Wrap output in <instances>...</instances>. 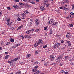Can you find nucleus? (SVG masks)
Here are the masks:
<instances>
[{
	"instance_id": "10",
	"label": "nucleus",
	"mask_w": 74,
	"mask_h": 74,
	"mask_svg": "<svg viewBox=\"0 0 74 74\" xmlns=\"http://www.w3.org/2000/svg\"><path fill=\"white\" fill-rule=\"evenodd\" d=\"M40 9L41 10H42V11H43V10H45V8H44V7L42 6H41L40 7Z\"/></svg>"
},
{
	"instance_id": "26",
	"label": "nucleus",
	"mask_w": 74,
	"mask_h": 74,
	"mask_svg": "<svg viewBox=\"0 0 74 74\" xmlns=\"http://www.w3.org/2000/svg\"><path fill=\"white\" fill-rule=\"evenodd\" d=\"M64 1L66 3H69V1L68 0H64Z\"/></svg>"
},
{
	"instance_id": "25",
	"label": "nucleus",
	"mask_w": 74,
	"mask_h": 74,
	"mask_svg": "<svg viewBox=\"0 0 74 74\" xmlns=\"http://www.w3.org/2000/svg\"><path fill=\"white\" fill-rule=\"evenodd\" d=\"M31 56V55L30 54H27V58H29V57H30V56Z\"/></svg>"
},
{
	"instance_id": "62",
	"label": "nucleus",
	"mask_w": 74,
	"mask_h": 74,
	"mask_svg": "<svg viewBox=\"0 0 74 74\" xmlns=\"http://www.w3.org/2000/svg\"><path fill=\"white\" fill-rule=\"evenodd\" d=\"M15 45L16 46V47H18V46H19V45L17 44V45Z\"/></svg>"
},
{
	"instance_id": "45",
	"label": "nucleus",
	"mask_w": 74,
	"mask_h": 74,
	"mask_svg": "<svg viewBox=\"0 0 74 74\" xmlns=\"http://www.w3.org/2000/svg\"><path fill=\"white\" fill-rule=\"evenodd\" d=\"M72 9H73V10H74V5H72Z\"/></svg>"
},
{
	"instance_id": "22",
	"label": "nucleus",
	"mask_w": 74,
	"mask_h": 74,
	"mask_svg": "<svg viewBox=\"0 0 74 74\" xmlns=\"http://www.w3.org/2000/svg\"><path fill=\"white\" fill-rule=\"evenodd\" d=\"M9 57H10V55H7L5 56V58L7 59V58H9Z\"/></svg>"
},
{
	"instance_id": "57",
	"label": "nucleus",
	"mask_w": 74,
	"mask_h": 74,
	"mask_svg": "<svg viewBox=\"0 0 74 74\" xmlns=\"http://www.w3.org/2000/svg\"><path fill=\"white\" fill-rule=\"evenodd\" d=\"M27 4H24V6H25V7H27Z\"/></svg>"
},
{
	"instance_id": "35",
	"label": "nucleus",
	"mask_w": 74,
	"mask_h": 74,
	"mask_svg": "<svg viewBox=\"0 0 74 74\" xmlns=\"http://www.w3.org/2000/svg\"><path fill=\"white\" fill-rule=\"evenodd\" d=\"M7 9H8V10H11V8L9 7H7Z\"/></svg>"
},
{
	"instance_id": "46",
	"label": "nucleus",
	"mask_w": 74,
	"mask_h": 74,
	"mask_svg": "<svg viewBox=\"0 0 74 74\" xmlns=\"http://www.w3.org/2000/svg\"><path fill=\"white\" fill-rule=\"evenodd\" d=\"M1 45H2V46L3 45V44H4L3 42H2L1 43Z\"/></svg>"
},
{
	"instance_id": "13",
	"label": "nucleus",
	"mask_w": 74,
	"mask_h": 74,
	"mask_svg": "<svg viewBox=\"0 0 74 74\" xmlns=\"http://www.w3.org/2000/svg\"><path fill=\"white\" fill-rule=\"evenodd\" d=\"M23 27V25H22L21 26L19 27L17 29V30H19V29H21V28H22Z\"/></svg>"
},
{
	"instance_id": "15",
	"label": "nucleus",
	"mask_w": 74,
	"mask_h": 74,
	"mask_svg": "<svg viewBox=\"0 0 74 74\" xmlns=\"http://www.w3.org/2000/svg\"><path fill=\"white\" fill-rule=\"evenodd\" d=\"M21 15H22V16H23V17H26V15H25V14H24V13H22Z\"/></svg>"
},
{
	"instance_id": "14",
	"label": "nucleus",
	"mask_w": 74,
	"mask_h": 74,
	"mask_svg": "<svg viewBox=\"0 0 74 74\" xmlns=\"http://www.w3.org/2000/svg\"><path fill=\"white\" fill-rule=\"evenodd\" d=\"M38 45V43L37 42L35 43V44L34 45V46L35 47H37Z\"/></svg>"
},
{
	"instance_id": "44",
	"label": "nucleus",
	"mask_w": 74,
	"mask_h": 74,
	"mask_svg": "<svg viewBox=\"0 0 74 74\" xmlns=\"http://www.w3.org/2000/svg\"><path fill=\"white\" fill-rule=\"evenodd\" d=\"M28 37V36H27V35H26L24 36V38H26Z\"/></svg>"
},
{
	"instance_id": "63",
	"label": "nucleus",
	"mask_w": 74,
	"mask_h": 74,
	"mask_svg": "<svg viewBox=\"0 0 74 74\" xmlns=\"http://www.w3.org/2000/svg\"><path fill=\"white\" fill-rule=\"evenodd\" d=\"M64 8V9L65 10H67V8Z\"/></svg>"
},
{
	"instance_id": "61",
	"label": "nucleus",
	"mask_w": 74,
	"mask_h": 74,
	"mask_svg": "<svg viewBox=\"0 0 74 74\" xmlns=\"http://www.w3.org/2000/svg\"><path fill=\"white\" fill-rule=\"evenodd\" d=\"M72 60H72V59H70V60H69V62H70V61H72Z\"/></svg>"
},
{
	"instance_id": "19",
	"label": "nucleus",
	"mask_w": 74,
	"mask_h": 74,
	"mask_svg": "<svg viewBox=\"0 0 74 74\" xmlns=\"http://www.w3.org/2000/svg\"><path fill=\"white\" fill-rule=\"evenodd\" d=\"M57 47L56 46V44H55L53 46V48L55 49V48H56Z\"/></svg>"
},
{
	"instance_id": "60",
	"label": "nucleus",
	"mask_w": 74,
	"mask_h": 74,
	"mask_svg": "<svg viewBox=\"0 0 74 74\" xmlns=\"http://www.w3.org/2000/svg\"><path fill=\"white\" fill-rule=\"evenodd\" d=\"M63 42H64V41L63 40H61V43H63Z\"/></svg>"
},
{
	"instance_id": "36",
	"label": "nucleus",
	"mask_w": 74,
	"mask_h": 74,
	"mask_svg": "<svg viewBox=\"0 0 74 74\" xmlns=\"http://www.w3.org/2000/svg\"><path fill=\"white\" fill-rule=\"evenodd\" d=\"M38 66L37 65L35 66L34 67V69H36L37 68H38Z\"/></svg>"
},
{
	"instance_id": "34",
	"label": "nucleus",
	"mask_w": 74,
	"mask_h": 74,
	"mask_svg": "<svg viewBox=\"0 0 74 74\" xmlns=\"http://www.w3.org/2000/svg\"><path fill=\"white\" fill-rule=\"evenodd\" d=\"M39 31V29H36L35 30L36 32H38Z\"/></svg>"
},
{
	"instance_id": "56",
	"label": "nucleus",
	"mask_w": 74,
	"mask_h": 74,
	"mask_svg": "<svg viewBox=\"0 0 74 74\" xmlns=\"http://www.w3.org/2000/svg\"><path fill=\"white\" fill-rule=\"evenodd\" d=\"M56 36H57V37H60V35H56Z\"/></svg>"
},
{
	"instance_id": "64",
	"label": "nucleus",
	"mask_w": 74,
	"mask_h": 74,
	"mask_svg": "<svg viewBox=\"0 0 74 74\" xmlns=\"http://www.w3.org/2000/svg\"><path fill=\"white\" fill-rule=\"evenodd\" d=\"M45 66H47V64H44Z\"/></svg>"
},
{
	"instance_id": "51",
	"label": "nucleus",
	"mask_w": 74,
	"mask_h": 74,
	"mask_svg": "<svg viewBox=\"0 0 74 74\" xmlns=\"http://www.w3.org/2000/svg\"><path fill=\"white\" fill-rule=\"evenodd\" d=\"M49 23L51 24L52 23V21H51V20H50L49 21Z\"/></svg>"
},
{
	"instance_id": "9",
	"label": "nucleus",
	"mask_w": 74,
	"mask_h": 74,
	"mask_svg": "<svg viewBox=\"0 0 74 74\" xmlns=\"http://www.w3.org/2000/svg\"><path fill=\"white\" fill-rule=\"evenodd\" d=\"M14 62V61L13 60H11V61H9L8 62V63L10 64Z\"/></svg>"
},
{
	"instance_id": "2",
	"label": "nucleus",
	"mask_w": 74,
	"mask_h": 74,
	"mask_svg": "<svg viewBox=\"0 0 74 74\" xmlns=\"http://www.w3.org/2000/svg\"><path fill=\"white\" fill-rule=\"evenodd\" d=\"M37 43L38 45H39L40 44H43V41L41 40H39L38 42H37Z\"/></svg>"
},
{
	"instance_id": "55",
	"label": "nucleus",
	"mask_w": 74,
	"mask_h": 74,
	"mask_svg": "<svg viewBox=\"0 0 74 74\" xmlns=\"http://www.w3.org/2000/svg\"><path fill=\"white\" fill-rule=\"evenodd\" d=\"M63 7H60V9L61 10H62V9H63Z\"/></svg>"
},
{
	"instance_id": "42",
	"label": "nucleus",
	"mask_w": 74,
	"mask_h": 74,
	"mask_svg": "<svg viewBox=\"0 0 74 74\" xmlns=\"http://www.w3.org/2000/svg\"><path fill=\"white\" fill-rule=\"evenodd\" d=\"M70 14H71V15H73V16H74V13L73 12L70 13Z\"/></svg>"
},
{
	"instance_id": "49",
	"label": "nucleus",
	"mask_w": 74,
	"mask_h": 74,
	"mask_svg": "<svg viewBox=\"0 0 74 74\" xmlns=\"http://www.w3.org/2000/svg\"><path fill=\"white\" fill-rule=\"evenodd\" d=\"M66 37H67V38H69V37H70V36H69V35H67L66 36Z\"/></svg>"
},
{
	"instance_id": "59",
	"label": "nucleus",
	"mask_w": 74,
	"mask_h": 74,
	"mask_svg": "<svg viewBox=\"0 0 74 74\" xmlns=\"http://www.w3.org/2000/svg\"><path fill=\"white\" fill-rule=\"evenodd\" d=\"M31 31L32 32H34V29H32Z\"/></svg>"
},
{
	"instance_id": "54",
	"label": "nucleus",
	"mask_w": 74,
	"mask_h": 74,
	"mask_svg": "<svg viewBox=\"0 0 74 74\" xmlns=\"http://www.w3.org/2000/svg\"><path fill=\"white\" fill-rule=\"evenodd\" d=\"M70 64H71L72 65H74V63H73L71 62L70 63Z\"/></svg>"
},
{
	"instance_id": "47",
	"label": "nucleus",
	"mask_w": 74,
	"mask_h": 74,
	"mask_svg": "<svg viewBox=\"0 0 74 74\" xmlns=\"http://www.w3.org/2000/svg\"><path fill=\"white\" fill-rule=\"evenodd\" d=\"M38 63V62H34V64H37Z\"/></svg>"
},
{
	"instance_id": "41",
	"label": "nucleus",
	"mask_w": 74,
	"mask_h": 74,
	"mask_svg": "<svg viewBox=\"0 0 74 74\" xmlns=\"http://www.w3.org/2000/svg\"><path fill=\"white\" fill-rule=\"evenodd\" d=\"M47 47V45H46L45 46H43V48H46Z\"/></svg>"
},
{
	"instance_id": "4",
	"label": "nucleus",
	"mask_w": 74,
	"mask_h": 74,
	"mask_svg": "<svg viewBox=\"0 0 74 74\" xmlns=\"http://www.w3.org/2000/svg\"><path fill=\"white\" fill-rule=\"evenodd\" d=\"M50 58H51V61H53V60H54V58H55V56H54L51 55L50 56Z\"/></svg>"
},
{
	"instance_id": "43",
	"label": "nucleus",
	"mask_w": 74,
	"mask_h": 74,
	"mask_svg": "<svg viewBox=\"0 0 74 74\" xmlns=\"http://www.w3.org/2000/svg\"><path fill=\"white\" fill-rule=\"evenodd\" d=\"M49 6V4H47L46 5V7H48Z\"/></svg>"
},
{
	"instance_id": "39",
	"label": "nucleus",
	"mask_w": 74,
	"mask_h": 74,
	"mask_svg": "<svg viewBox=\"0 0 74 74\" xmlns=\"http://www.w3.org/2000/svg\"><path fill=\"white\" fill-rule=\"evenodd\" d=\"M66 43L67 44H69V43H70V41H68L66 42Z\"/></svg>"
},
{
	"instance_id": "1",
	"label": "nucleus",
	"mask_w": 74,
	"mask_h": 74,
	"mask_svg": "<svg viewBox=\"0 0 74 74\" xmlns=\"http://www.w3.org/2000/svg\"><path fill=\"white\" fill-rule=\"evenodd\" d=\"M35 22L36 24V25L37 26L38 25H39V22H38V19H36L35 20Z\"/></svg>"
},
{
	"instance_id": "52",
	"label": "nucleus",
	"mask_w": 74,
	"mask_h": 74,
	"mask_svg": "<svg viewBox=\"0 0 74 74\" xmlns=\"http://www.w3.org/2000/svg\"><path fill=\"white\" fill-rule=\"evenodd\" d=\"M10 44V42H7L6 44V45H9Z\"/></svg>"
},
{
	"instance_id": "38",
	"label": "nucleus",
	"mask_w": 74,
	"mask_h": 74,
	"mask_svg": "<svg viewBox=\"0 0 74 74\" xmlns=\"http://www.w3.org/2000/svg\"><path fill=\"white\" fill-rule=\"evenodd\" d=\"M47 26L45 27H44V30H45L47 29Z\"/></svg>"
},
{
	"instance_id": "17",
	"label": "nucleus",
	"mask_w": 74,
	"mask_h": 74,
	"mask_svg": "<svg viewBox=\"0 0 74 74\" xmlns=\"http://www.w3.org/2000/svg\"><path fill=\"white\" fill-rule=\"evenodd\" d=\"M30 32H31V30L27 31L26 32V33L27 34H29Z\"/></svg>"
},
{
	"instance_id": "32",
	"label": "nucleus",
	"mask_w": 74,
	"mask_h": 74,
	"mask_svg": "<svg viewBox=\"0 0 74 74\" xmlns=\"http://www.w3.org/2000/svg\"><path fill=\"white\" fill-rule=\"evenodd\" d=\"M30 3H31L32 4H35V2L34 1H32V2H30Z\"/></svg>"
},
{
	"instance_id": "11",
	"label": "nucleus",
	"mask_w": 74,
	"mask_h": 74,
	"mask_svg": "<svg viewBox=\"0 0 74 74\" xmlns=\"http://www.w3.org/2000/svg\"><path fill=\"white\" fill-rule=\"evenodd\" d=\"M10 40L12 42H14V39L12 38H10Z\"/></svg>"
},
{
	"instance_id": "30",
	"label": "nucleus",
	"mask_w": 74,
	"mask_h": 74,
	"mask_svg": "<svg viewBox=\"0 0 74 74\" xmlns=\"http://www.w3.org/2000/svg\"><path fill=\"white\" fill-rule=\"evenodd\" d=\"M17 20L18 21H21V19L19 17H18V18H17Z\"/></svg>"
},
{
	"instance_id": "16",
	"label": "nucleus",
	"mask_w": 74,
	"mask_h": 74,
	"mask_svg": "<svg viewBox=\"0 0 74 74\" xmlns=\"http://www.w3.org/2000/svg\"><path fill=\"white\" fill-rule=\"evenodd\" d=\"M56 46L57 47H59L60 45V43H58V44H56Z\"/></svg>"
},
{
	"instance_id": "8",
	"label": "nucleus",
	"mask_w": 74,
	"mask_h": 74,
	"mask_svg": "<svg viewBox=\"0 0 74 74\" xmlns=\"http://www.w3.org/2000/svg\"><path fill=\"white\" fill-rule=\"evenodd\" d=\"M61 57H62V56H60L57 58L56 60H59L60 59V58H61Z\"/></svg>"
},
{
	"instance_id": "58",
	"label": "nucleus",
	"mask_w": 74,
	"mask_h": 74,
	"mask_svg": "<svg viewBox=\"0 0 74 74\" xmlns=\"http://www.w3.org/2000/svg\"><path fill=\"white\" fill-rule=\"evenodd\" d=\"M34 59H32V62H33L34 61Z\"/></svg>"
},
{
	"instance_id": "40",
	"label": "nucleus",
	"mask_w": 74,
	"mask_h": 74,
	"mask_svg": "<svg viewBox=\"0 0 74 74\" xmlns=\"http://www.w3.org/2000/svg\"><path fill=\"white\" fill-rule=\"evenodd\" d=\"M69 47H71V43H69L68 45Z\"/></svg>"
},
{
	"instance_id": "24",
	"label": "nucleus",
	"mask_w": 74,
	"mask_h": 74,
	"mask_svg": "<svg viewBox=\"0 0 74 74\" xmlns=\"http://www.w3.org/2000/svg\"><path fill=\"white\" fill-rule=\"evenodd\" d=\"M7 22H10V18H8V19H7L6 20Z\"/></svg>"
},
{
	"instance_id": "23",
	"label": "nucleus",
	"mask_w": 74,
	"mask_h": 74,
	"mask_svg": "<svg viewBox=\"0 0 74 74\" xmlns=\"http://www.w3.org/2000/svg\"><path fill=\"white\" fill-rule=\"evenodd\" d=\"M18 59V58H15L14 60H13V62H15V61H16V60H17Z\"/></svg>"
},
{
	"instance_id": "53",
	"label": "nucleus",
	"mask_w": 74,
	"mask_h": 74,
	"mask_svg": "<svg viewBox=\"0 0 74 74\" xmlns=\"http://www.w3.org/2000/svg\"><path fill=\"white\" fill-rule=\"evenodd\" d=\"M15 1L16 2H19V0H15Z\"/></svg>"
},
{
	"instance_id": "6",
	"label": "nucleus",
	"mask_w": 74,
	"mask_h": 74,
	"mask_svg": "<svg viewBox=\"0 0 74 74\" xmlns=\"http://www.w3.org/2000/svg\"><path fill=\"white\" fill-rule=\"evenodd\" d=\"M58 24V22H53L52 23V25H56Z\"/></svg>"
},
{
	"instance_id": "3",
	"label": "nucleus",
	"mask_w": 74,
	"mask_h": 74,
	"mask_svg": "<svg viewBox=\"0 0 74 74\" xmlns=\"http://www.w3.org/2000/svg\"><path fill=\"white\" fill-rule=\"evenodd\" d=\"M73 16L70 15H69L68 16L67 18H66L67 19H69L70 18H73Z\"/></svg>"
},
{
	"instance_id": "27",
	"label": "nucleus",
	"mask_w": 74,
	"mask_h": 74,
	"mask_svg": "<svg viewBox=\"0 0 74 74\" xmlns=\"http://www.w3.org/2000/svg\"><path fill=\"white\" fill-rule=\"evenodd\" d=\"M30 25H29V26H32V22H30L29 23Z\"/></svg>"
},
{
	"instance_id": "37",
	"label": "nucleus",
	"mask_w": 74,
	"mask_h": 74,
	"mask_svg": "<svg viewBox=\"0 0 74 74\" xmlns=\"http://www.w3.org/2000/svg\"><path fill=\"white\" fill-rule=\"evenodd\" d=\"M50 34H52V30L51 29H50Z\"/></svg>"
},
{
	"instance_id": "31",
	"label": "nucleus",
	"mask_w": 74,
	"mask_h": 74,
	"mask_svg": "<svg viewBox=\"0 0 74 74\" xmlns=\"http://www.w3.org/2000/svg\"><path fill=\"white\" fill-rule=\"evenodd\" d=\"M25 14H28V13H29V12L27 10H26L25 11Z\"/></svg>"
},
{
	"instance_id": "12",
	"label": "nucleus",
	"mask_w": 74,
	"mask_h": 74,
	"mask_svg": "<svg viewBox=\"0 0 74 74\" xmlns=\"http://www.w3.org/2000/svg\"><path fill=\"white\" fill-rule=\"evenodd\" d=\"M69 57L68 56H66L65 58V60H68L69 59Z\"/></svg>"
},
{
	"instance_id": "29",
	"label": "nucleus",
	"mask_w": 74,
	"mask_h": 74,
	"mask_svg": "<svg viewBox=\"0 0 74 74\" xmlns=\"http://www.w3.org/2000/svg\"><path fill=\"white\" fill-rule=\"evenodd\" d=\"M73 26V25L72 24H70V27H72Z\"/></svg>"
},
{
	"instance_id": "48",
	"label": "nucleus",
	"mask_w": 74,
	"mask_h": 74,
	"mask_svg": "<svg viewBox=\"0 0 74 74\" xmlns=\"http://www.w3.org/2000/svg\"><path fill=\"white\" fill-rule=\"evenodd\" d=\"M2 15V12H0V16Z\"/></svg>"
},
{
	"instance_id": "18",
	"label": "nucleus",
	"mask_w": 74,
	"mask_h": 74,
	"mask_svg": "<svg viewBox=\"0 0 74 74\" xmlns=\"http://www.w3.org/2000/svg\"><path fill=\"white\" fill-rule=\"evenodd\" d=\"M16 74H20L21 73V71H19L18 72H16Z\"/></svg>"
},
{
	"instance_id": "33",
	"label": "nucleus",
	"mask_w": 74,
	"mask_h": 74,
	"mask_svg": "<svg viewBox=\"0 0 74 74\" xmlns=\"http://www.w3.org/2000/svg\"><path fill=\"white\" fill-rule=\"evenodd\" d=\"M19 5H23V3H19Z\"/></svg>"
},
{
	"instance_id": "50",
	"label": "nucleus",
	"mask_w": 74,
	"mask_h": 74,
	"mask_svg": "<svg viewBox=\"0 0 74 74\" xmlns=\"http://www.w3.org/2000/svg\"><path fill=\"white\" fill-rule=\"evenodd\" d=\"M30 21H31V22H33V19L32 18H31L30 19Z\"/></svg>"
},
{
	"instance_id": "28",
	"label": "nucleus",
	"mask_w": 74,
	"mask_h": 74,
	"mask_svg": "<svg viewBox=\"0 0 74 74\" xmlns=\"http://www.w3.org/2000/svg\"><path fill=\"white\" fill-rule=\"evenodd\" d=\"M61 73H62V74H63L64 73H65V72H64V71L62 70L61 71Z\"/></svg>"
},
{
	"instance_id": "21",
	"label": "nucleus",
	"mask_w": 74,
	"mask_h": 74,
	"mask_svg": "<svg viewBox=\"0 0 74 74\" xmlns=\"http://www.w3.org/2000/svg\"><path fill=\"white\" fill-rule=\"evenodd\" d=\"M41 73V71H37L36 72V74H39V73Z\"/></svg>"
},
{
	"instance_id": "5",
	"label": "nucleus",
	"mask_w": 74,
	"mask_h": 74,
	"mask_svg": "<svg viewBox=\"0 0 74 74\" xmlns=\"http://www.w3.org/2000/svg\"><path fill=\"white\" fill-rule=\"evenodd\" d=\"M7 25H12V23L10 22V21L8 22L7 23Z\"/></svg>"
},
{
	"instance_id": "7",
	"label": "nucleus",
	"mask_w": 74,
	"mask_h": 74,
	"mask_svg": "<svg viewBox=\"0 0 74 74\" xmlns=\"http://www.w3.org/2000/svg\"><path fill=\"white\" fill-rule=\"evenodd\" d=\"M13 7L14 8H17V9H18V8H19V7H18V5H14Z\"/></svg>"
},
{
	"instance_id": "20",
	"label": "nucleus",
	"mask_w": 74,
	"mask_h": 74,
	"mask_svg": "<svg viewBox=\"0 0 74 74\" xmlns=\"http://www.w3.org/2000/svg\"><path fill=\"white\" fill-rule=\"evenodd\" d=\"M39 51H37L35 52V53L36 55H37V54H38V53H39Z\"/></svg>"
}]
</instances>
